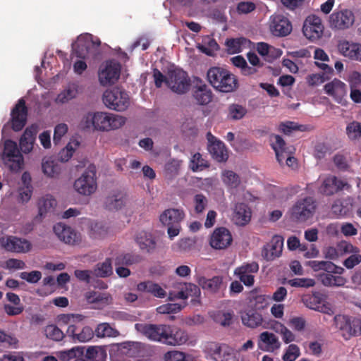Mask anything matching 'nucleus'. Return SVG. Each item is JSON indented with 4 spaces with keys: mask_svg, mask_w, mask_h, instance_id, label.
<instances>
[{
    "mask_svg": "<svg viewBox=\"0 0 361 361\" xmlns=\"http://www.w3.org/2000/svg\"><path fill=\"white\" fill-rule=\"evenodd\" d=\"M125 123V117L106 111H89L83 115L80 121L82 128L99 132L115 130Z\"/></svg>",
    "mask_w": 361,
    "mask_h": 361,
    "instance_id": "obj_1",
    "label": "nucleus"
},
{
    "mask_svg": "<svg viewBox=\"0 0 361 361\" xmlns=\"http://www.w3.org/2000/svg\"><path fill=\"white\" fill-rule=\"evenodd\" d=\"M85 317L79 314H63L59 316V322L67 325L66 335L75 343H87L94 337V331L87 325H82Z\"/></svg>",
    "mask_w": 361,
    "mask_h": 361,
    "instance_id": "obj_2",
    "label": "nucleus"
},
{
    "mask_svg": "<svg viewBox=\"0 0 361 361\" xmlns=\"http://www.w3.org/2000/svg\"><path fill=\"white\" fill-rule=\"evenodd\" d=\"M153 76L157 87H160L164 81L168 87L176 94H184L190 89V79L186 72L183 70H171L169 71L167 76L164 77L159 71L156 69L154 71Z\"/></svg>",
    "mask_w": 361,
    "mask_h": 361,
    "instance_id": "obj_3",
    "label": "nucleus"
},
{
    "mask_svg": "<svg viewBox=\"0 0 361 361\" xmlns=\"http://www.w3.org/2000/svg\"><path fill=\"white\" fill-rule=\"evenodd\" d=\"M209 84L216 90L228 93L238 87V80L233 73L222 67H212L207 73Z\"/></svg>",
    "mask_w": 361,
    "mask_h": 361,
    "instance_id": "obj_4",
    "label": "nucleus"
},
{
    "mask_svg": "<svg viewBox=\"0 0 361 361\" xmlns=\"http://www.w3.org/2000/svg\"><path fill=\"white\" fill-rule=\"evenodd\" d=\"M100 44L99 38L89 33H85L79 35L72 43V49L78 57L90 58L99 54Z\"/></svg>",
    "mask_w": 361,
    "mask_h": 361,
    "instance_id": "obj_5",
    "label": "nucleus"
},
{
    "mask_svg": "<svg viewBox=\"0 0 361 361\" xmlns=\"http://www.w3.org/2000/svg\"><path fill=\"white\" fill-rule=\"evenodd\" d=\"M102 100L108 109L117 111L126 110L130 103L128 92L121 87L106 90L103 94Z\"/></svg>",
    "mask_w": 361,
    "mask_h": 361,
    "instance_id": "obj_6",
    "label": "nucleus"
},
{
    "mask_svg": "<svg viewBox=\"0 0 361 361\" xmlns=\"http://www.w3.org/2000/svg\"><path fill=\"white\" fill-rule=\"evenodd\" d=\"M1 157L4 165L13 173L19 172L24 166L23 156L14 141L11 140L5 141Z\"/></svg>",
    "mask_w": 361,
    "mask_h": 361,
    "instance_id": "obj_7",
    "label": "nucleus"
},
{
    "mask_svg": "<svg viewBox=\"0 0 361 361\" xmlns=\"http://www.w3.org/2000/svg\"><path fill=\"white\" fill-rule=\"evenodd\" d=\"M73 188L78 194L83 196H90L94 193L97 189L95 167L90 166L75 180Z\"/></svg>",
    "mask_w": 361,
    "mask_h": 361,
    "instance_id": "obj_8",
    "label": "nucleus"
},
{
    "mask_svg": "<svg viewBox=\"0 0 361 361\" xmlns=\"http://www.w3.org/2000/svg\"><path fill=\"white\" fill-rule=\"evenodd\" d=\"M185 217L183 210L178 209H168L159 216L160 222L168 228L167 233L170 239L177 236L180 231V222Z\"/></svg>",
    "mask_w": 361,
    "mask_h": 361,
    "instance_id": "obj_9",
    "label": "nucleus"
},
{
    "mask_svg": "<svg viewBox=\"0 0 361 361\" xmlns=\"http://www.w3.org/2000/svg\"><path fill=\"white\" fill-rule=\"evenodd\" d=\"M135 329L147 337L148 339L155 342L166 344L167 337L170 334V326L165 324H149L137 323L135 325Z\"/></svg>",
    "mask_w": 361,
    "mask_h": 361,
    "instance_id": "obj_10",
    "label": "nucleus"
},
{
    "mask_svg": "<svg viewBox=\"0 0 361 361\" xmlns=\"http://www.w3.org/2000/svg\"><path fill=\"white\" fill-rule=\"evenodd\" d=\"M336 327L342 336L348 340L353 336L361 335V318L347 315H337L334 318Z\"/></svg>",
    "mask_w": 361,
    "mask_h": 361,
    "instance_id": "obj_11",
    "label": "nucleus"
},
{
    "mask_svg": "<svg viewBox=\"0 0 361 361\" xmlns=\"http://www.w3.org/2000/svg\"><path fill=\"white\" fill-rule=\"evenodd\" d=\"M316 209V204L311 197H306L297 201L290 209V217L297 221L304 222L311 219Z\"/></svg>",
    "mask_w": 361,
    "mask_h": 361,
    "instance_id": "obj_12",
    "label": "nucleus"
},
{
    "mask_svg": "<svg viewBox=\"0 0 361 361\" xmlns=\"http://www.w3.org/2000/svg\"><path fill=\"white\" fill-rule=\"evenodd\" d=\"M271 142L278 162L282 166L285 161L286 165L295 168L297 166L296 159L291 156L293 152V148L292 147H286L284 140L279 135L271 136Z\"/></svg>",
    "mask_w": 361,
    "mask_h": 361,
    "instance_id": "obj_13",
    "label": "nucleus"
},
{
    "mask_svg": "<svg viewBox=\"0 0 361 361\" xmlns=\"http://www.w3.org/2000/svg\"><path fill=\"white\" fill-rule=\"evenodd\" d=\"M355 20L353 11L343 8L334 11L329 16V26L337 30H345L350 28Z\"/></svg>",
    "mask_w": 361,
    "mask_h": 361,
    "instance_id": "obj_14",
    "label": "nucleus"
},
{
    "mask_svg": "<svg viewBox=\"0 0 361 361\" xmlns=\"http://www.w3.org/2000/svg\"><path fill=\"white\" fill-rule=\"evenodd\" d=\"M120 64L115 61H109L102 63L98 71V80L102 86L106 87L114 84L119 78Z\"/></svg>",
    "mask_w": 361,
    "mask_h": 361,
    "instance_id": "obj_15",
    "label": "nucleus"
},
{
    "mask_svg": "<svg viewBox=\"0 0 361 361\" xmlns=\"http://www.w3.org/2000/svg\"><path fill=\"white\" fill-rule=\"evenodd\" d=\"M319 192L324 195L330 196L342 190H349L350 185L345 180L333 175L322 176L319 178Z\"/></svg>",
    "mask_w": 361,
    "mask_h": 361,
    "instance_id": "obj_16",
    "label": "nucleus"
},
{
    "mask_svg": "<svg viewBox=\"0 0 361 361\" xmlns=\"http://www.w3.org/2000/svg\"><path fill=\"white\" fill-rule=\"evenodd\" d=\"M0 246L7 252L16 253H27L32 248V245L28 240L8 235L0 238Z\"/></svg>",
    "mask_w": 361,
    "mask_h": 361,
    "instance_id": "obj_17",
    "label": "nucleus"
},
{
    "mask_svg": "<svg viewBox=\"0 0 361 361\" xmlns=\"http://www.w3.org/2000/svg\"><path fill=\"white\" fill-rule=\"evenodd\" d=\"M233 243L231 231L225 227L214 230L209 240V245L214 250H222L228 248Z\"/></svg>",
    "mask_w": 361,
    "mask_h": 361,
    "instance_id": "obj_18",
    "label": "nucleus"
},
{
    "mask_svg": "<svg viewBox=\"0 0 361 361\" xmlns=\"http://www.w3.org/2000/svg\"><path fill=\"white\" fill-rule=\"evenodd\" d=\"M326 94L331 97L337 103L345 105L348 89L346 85L338 79H334L324 86Z\"/></svg>",
    "mask_w": 361,
    "mask_h": 361,
    "instance_id": "obj_19",
    "label": "nucleus"
},
{
    "mask_svg": "<svg viewBox=\"0 0 361 361\" xmlns=\"http://www.w3.org/2000/svg\"><path fill=\"white\" fill-rule=\"evenodd\" d=\"M324 31V26L322 20L317 16L312 15L305 19L302 32L304 35L310 40L319 39Z\"/></svg>",
    "mask_w": 361,
    "mask_h": 361,
    "instance_id": "obj_20",
    "label": "nucleus"
},
{
    "mask_svg": "<svg viewBox=\"0 0 361 361\" xmlns=\"http://www.w3.org/2000/svg\"><path fill=\"white\" fill-rule=\"evenodd\" d=\"M302 300L309 309L327 314L332 313L329 303L325 300L324 295L319 292H315L312 295H305Z\"/></svg>",
    "mask_w": 361,
    "mask_h": 361,
    "instance_id": "obj_21",
    "label": "nucleus"
},
{
    "mask_svg": "<svg viewBox=\"0 0 361 361\" xmlns=\"http://www.w3.org/2000/svg\"><path fill=\"white\" fill-rule=\"evenodd\" d=\"M207 148L212 158L218 162H224L228 159V154L224 144L217 140L211 133H207Z\"/></svg>",
    "mask_w": 361,
    "mask_h": 361,
    "instance_id": "obj_22",
    "label": "nucleus"
},
{
    "mask_svg": "<svg viewBox=\"0 0 361 361\" xmlns=\"http://www.w3.org/2000/svg\"><path fill=\"white\" fill-rule=\"evenodd\" d=\"M200 294V288L192 283L178 284L173 290L169 293L170 300H185L189 297H198Z\"/></svg>",
    "mask_w": 361,
    "mask_h": 361,
    "instance_id": "obj_23",
    "label": "nucleus"
},
{
    "mask_svg": "<svg viewBox=\"0 0 361 361\" xmlns=\"http://www.w3.org/2000/svg\"><path fill=\"white\" fill-rule=\"evenodd\" d=\"M128 203L126 192L122 190H116L106 197L105 206L110 211H118L125 208Z\"/></svg>",
    "mask_w": 361,
    "mask_h": 361,
    "instance_id": "obj_24",
    "label": "nucleus"
},
{
    "mask_svg": "<svg viewBox=\"0 0 361 361\" xmlns=\"http://www.w3.org/2000/svg\"><path fill=\"white\" fill-rule=\"evenodd\" d=\"M270 30L274 35L286 36L292 30L288 18L282 15H274L270 18Z\"/></svg>",
    "mask_w": 361,
    "mask_h": 361,
    "instance_id": "obj_25",
    "label": "nucleus"
},
{
    "mask_svg": "<svg viewBox=\"0 0 361 361\" xmlns=\"http://www.w3.org/2000/svg\"><path fill=\"white\" fill-rule=\"evenodd\" d=\"M54 231L58 238L65 243L75 245L81 240L80 234L63 224H56L54 226Z\"/></svg>",
    "mask_w": 361,
    "mask_h": 361,
    "instance_id": "obj_26",
    "label": "nucleus"
},
{
    "mask_svg": "<svg viewBox=\"0 0 361 361\" xmlns=\"http://www.w3.org/2000/svg\"><path fill=\"white\" fill-rule=\"evenodd\" d=\"M259 270V266L256 262L243 264L236 268L234 274L247 286H251L254 283V274Z\"/></svg>",
    "mask_w": 361,
    "mask_h": 361,
    "instance_id": "obj_27",
    "label": "nucleus"
},
{
    "mask_svg": "<svg viewBox=\"0 0 361 361\" xmlns=\"http://www.w3.org/2000/svg\"><path fill=\"white\" fill-rule=\"evenodd\" d=\"M258 348L264 352L273 353L281 348V342L279 338L269 331H264L259 336Z\"/></svg>",
    "mask_w": 361,
    "mask_h": 361,
    "instance_id": "obj_28",
    "label": "nucleus"
},
{
    "mask_svg": "<svg viewBox=\"0 0 361 361\" xmlns=\"http://www.w3.org/2000/svg\"><path fill=\"white\" fill-rule=\"evenodd\" d=\"M27 121V109L25 101L20 99L11 111L12 128L15 131L20 130Z\"/></svg>",
    "mask_w": 361,
    "mask_h": 361,
    "instance_id": "obj_29",
    "label": "nucleus"
},
{
    "mask_svg": "<svg viewBox=\"0 0 361 361\" xmlns=\"http://www.w3.org/2000/svg\"><path fill=\"white\" fill-rule=\"evenodd\" d=\"M283 246V238L281 235H274L271 242L267 244L263 251L264 257L268 261H272L281 256Z\"/></svg>",
    "mask_w": 361,
    "mask_h": 361,
    "instance_id": "obj_30",
    "label": "nucleus"
},
{
    "mask_svg": "<svg viewBox=\"0 0 361 361\" xmlns=\"http://www.w3.org/2000/svg\"><path fill=\"white\" fill-rule=\"evenodd\" d=\"M37 130V126L36 125H32L25 130L20 137L19 146L20 150L24 154H29L32 151Z\"/></svg>",
    "mask_w": 361,
    "mask_h": 361,
    "instance_id": "obj_31",
    "label": "nucleus"
},
{
    "mask_svg": "<svg viewBox=\"0 0 361 361\" xmlns=\"http://www.w3.org/2000/svg\"><path fill=\"white\" fill-rule=\"evenodd\" d=\"M315 65L324 72L308 75L306 78V81L310 86H317L329 80V75L334 71L333 68L326 63L315 61Z\"/></svg>",
    "mask_w": 361,
    "mask_h": 361,
    "instance_id": "obj_32",
    "label": "nucleus"
},
{
    "mask_svg": "<svg viewBox=\"0 0 361 361\" xmlns=\"http://www.w3.org/2000/svg\"><path fill=\"white\" fill-rule=\"evenodd\" d=\"M42 173L47 178H56L61 173V166L53 156H45L42 159Z\"/></svg>",
    "mask_w": 361,
    "mask_h": 361,
    "instance_id": "obj_33",
    "label": "nucleus"
},
{
    "mask_svg": "<svg viewBox=\"0 0 361 361\" xmlns=\"http://www.w3.org/2000/svg\"><path fill=\"white\" fill-rule=\"evenodd\" d=\"M242 323L249 328H256L262 323V315L253 308H246L240 313Z\"/></svg>",
    "mask_w": 361,
    "mask_h": 361,
    "instance_id": "obj_34",
    "label": "nucleus"
},
{
    "mask_svg": "<svg viewBox=\"0 0 361 361\" xmlns=\"http://www.w3.org/2000/svg\"><path fill=\"white\" fill-rule=\"evenodd\" d=\"M221 180L228 191L234 194L238 190L243 188L240 176L231 170H224L221 173Z\"/></svg>",
    "mask_w": 361,
    "mask_h": 361,
    "instance_id": "obj_35",
    "label": "nucleus"
},
{
    "mask_svg": "<svg viewBox=\"0 0 361 361\" xmlns=\"http://www.w3.org/2000/svg\"><path fill=\"white\" fill-rule=\"evenodd\" d=\"M251 219V210L244 203H236L232 214V220L238 226H245Z\"/></svg>",
    "mask_w": 361,
    "mask_h": 361,
    "instance_id": "obj_36",
    "label": "nucleus"
},
{
    "mask_svg": "<svg viewBox=\"0 0 361 361\" xmlns=\"http://www.w3.org/2000/svg\"><path fill=\"white\" fill-rule=\"evenodd\" d=\"M85 298L88 303L94 304L101 308L112 303L113 298L109 293H99L94 290L85 293Z\"/></svg>",
    "mask_w": 361,
    "mask_h": 361,
    "instance_id": "obj_37",
    "label": "nucleus"
},
{
    "mask_svg": "<svg viewBox=\"0 0 361 361\" xmlns=\"http://www.w3.org/2000/svg\"><path fill=\"white\" fill-rule=\"evenodd\" d=\"M256 49L259 54L269 62H271L274 59L279 58L282 54V51L280 49L276 48L265 42H258L256 44Z\"/></svg>",
    "mask_w": 361,
    "mask_h": 361,
    "instance_id": "obj_38",
    "label": "nucleus"
},
{
    "mask_svg": "<svg viewBox=\"0 0 361 361\" xmlns=\"http://www.w3.org/2000/svg\"><path fill=\"white\" fill-rule=\"evenodd\" d=\"M81 87L78 82L68 85L66 88L61 91L56 97L55 101L59 104H65L75 98L80 92Z\"/></svg>",
    "mask_w": 361,
    "mask_h": 361,
    "instance_id": "obj_39",
    "label": "nucleus"
},
{
    "mask_svg": "<svg viewBox=\"0 0 361 361\" xmlns=\"http://www.w3.org/2000/svg\"><path fill=\"white\" fill-rule=\"evenodd\" d=\"M212 319L224 327L230 326L233 323L234 312L233 310H216L209 312Z\"/></svg>",
    "mask_w": 361,
    "mask_h": 361,
    "instance_id": "obj_40",
    "label": "nucleus"
},
{
    "mask_svg": "<svg viewBox=\"0 0 361 361\" xmlns=\"http://www.w3.org/2000/svg\"><path fill=\"white\" fill-rule=\"evenodd\" d=\"M137 290L140 292L151 293L154 297L164 298L166 295L165 290L158 283L152 281H145L137 284Z\"/></svg>",
    "mask_w": 361,
    "mask_h": 361,
    "instance_id": "obj_41",
    "label": "nucleus"
},
{
    "mask_svg": "<svg viewBox=\"0 0 361 361\" xmlns=\"http://www.w3.org/2000/svg\"><path fill=\"white\" fill-rule=\"evenodd\" d=\"M56 205V200L51 195H44L39 199L38 202L39 215L42 216L48 214L54 213Z\"/></svg>",
    "mask_w": 361,
    "mask_h": 361,
    "instance_id": "obj_42",
    "label": "nucleus"
},
{
    "mask_svg": "<svg viewBox=\"0 0 361 361\" xmlns=\"http://www.w3.org/2000/svg\"><path fill=\"white\" fill-rule=\"evenodd\" d=\"M271 329L281 336L282 341L286 344L290 343L296 339L295 334L280 322L274 321Z\"/></svg>",
    "mask_w": 361,
    "mask_h": 361,
    "instance_id": "obj_43",
    "label": "nucleus"
},
{
    "mask_svg": "<svg viewBox=\"0 0 361 361\" xmlns=\"http://www.w3.org/2000/svg\"><path fill=\"white\" fill-rule=\"evenodd\" d=\"M188 336L186 332L180 329H173L170 326V334L166 341V344L169 345H183L188 341Z\"/></svg>",
    "mask_w": 361,
    "mask_h": 361,
    "instance_id": "obj_44",
    "label": "nucleus"
},
{
    "mask_svg": "<svg viewBox=\"0 0 361 361\" xmlns=\"http://www.w3.org/2000/svg\"><path fill=\"white\" fill-rule=\"evenodd\" d=\"M197 102L200 105L209 104L212 99V93L206 85H200L195 87L193 93Z\"/></svg>",
    "mask_w": 361,
    "mask_h": 361,
    "instance_id": "obj_45",
    "label": "nucleus"
},
{
    "mask_svg": "<svg viewBox=\"0 0 361 361\" xmlns=\"http://www.w3.org/2000/svg\"><path fill=\"white\" fill-rule=\"evenodd\" d=\"M135 241L142 250L150 251L155 247V241L152 235L144 231L137 233Z\"/></svg>",
    "mask_w": 361,
    "mask_h": 361,
    "instance_id": "obj_46",
    "label": "nucleus"
},
{
    "mask_svg": "<svg viewBox=\"0 0 361 361\" xmlns=\"http://www.w3.org/2000/svg\"><path fill=\"white\" fill-rule=\"evenodd\" d=\"M322 283L325 286L341 287L347 282L345 278L341 276H334L332 274H322L320 275Z\"/></svg>",
    "mask_w": 361,
    "mask_h": 361,
    "instance_id": "obj_47",
    "label": "nucleus"
},
{
    "mask_svg": "<svg viewBox=\"0 0 361 361\" xmlns=\"http://www.w3.org/2000/svg\"><path fill=\"white\" fill-rule=\"evenodd\" d=\"M138 344V343L130 341L117 343L113 346L111 351H116L122 355L133 356Z\"/></svg>",
    "mask_w": 361,
    "mask_h": 361,
    "instance_id": "obj_48",
    "label": "nucleus"
},
{
    "mask_svg": "<svg viewBox=\"0 0 361 361\" xmlns=\"http://www.w3.org/2000/svg\"><path fill=\"white\" fill-rule=\"evenodd\" d=\"M197 281L202 288L212 292L216 291L222 283L221 279L219 276L213 277L210 279H207L204 276H198Z\"/></svg>",
    "mask_w": 361,
    "mask_h": 361,
    "instance_id": "obj_49",
    "label": "nucleus"
},
{
    "mask_svg": "<svg viewBox=\"0 0 361 361\" xmlns=\"http://www.w3.org/2000/svg\"><path fill=\"white\" fill-rule=\"evenodd\" d=\"M80 142L75 140H71L66 146L59 153V159L62 162L68 161L79 147Z\"/></svg>",
    "mask_w": 361,
    "mask_h": 361,
    "instance_id": "obj_50",
    "label": "nucleus"
},
{
    "mask_svg": "<svg viewBox=\"0 0 361 361\" xmlns=\"http://www.w3.org/2000/svg\"><path fill=\"white\" fill-rule=\"evenodd\" d=\"M248 41L243 37L228 39L226 42L227 51L229 54H233L241 52L247 46Z\"/></svg>",
    "mask_w": 361,
    "mask_h": 361,
    "instance_id": "obj_51",
    "label": "nucleus"
},
{
    "mask_svg": "<svg viewBox=\"0 0 361 361\" xmlns=\"http://www.w3.org/2000/svg\"><path fill=\"white\" fill-rule=\"evenodd\" d=\"M85 357L90 361H104L106 353L102 347L90 346L87 349Z\"/></svg>",
    "mask_w": 361,
    "mask_h": 361,
    "instance_id": "obj_52",
    "label": "nucleus"
},
{
    "mask_svg": "<svg viewBox=\"0 0 361 361\" xmlns=\"http://www.w3.org/2000/svg\"><path fill=\"white\" fill-rule=\"evenodd\" d=\"M95 334L99 338L116 337L119 335V332L109 324L101 323L96 327Z\"/></svg>",
    "mask_w": 361,
    "mask_h": 361,
    "instance_id": "obj_53",
    "label": "nucleus"
},
{
    "mask_svg": "<svg viewBox=\"0 0 361 361\" xmlns=\"http://www.w3.org/2000/svg\"><path fill=\"white\" fill-rule=\"evenodd\" d=\"M356 42L346 39L340 40L337 44L338 53L343 56L351 60Z\"/></svg>",
    "mask_w": 361,
    "mask_h": 361,
    "instance_id": "obj_54",
    "label": "nucleus"
},
{
    "mask_svg": "<svg viewBox=\"0 0 361 361\" xmlns=\"http://www.w3.org/2000/svg\"><path fill=\"white\" fill-rule=\"evenodd\" d=\"M112 273L113 269L109 259H106L104 262L97 264L94 269V274L97 277H107Z\"/></svg>",
    "mask_w": 361,
    "mask_h": 361,
    "instance_id": "obj_55",
    "label": "nucleus"
},
{
    "mask_svg": "<svg viewBox=\"0 0 361 361\" xmlns=\"http://www.w3.org/2000/svg\"><path fill=\"white\" fill-rule=\"evenodd\" d=\"M247 114L245 106L238 104H232L228 108V118L231 120H240Z\"/></svg>",
    "mask_w": 361,
    "mask_h": 361,
    "instance_id": "obj_56",
    "label": "nucleus"
},
{
    "mask_svg": "<svg viewBox=\"0 0 361 361\" xmlns=\"http://www.w3.org/2000/svg\"><path fill=\"white\" fill-rule=\"evenodd\" d=\"M208 166L207 161L202 158L200 153L194 154L190 159V168L194 172L202 171Z\"/></svg>",
    "mask_w": 361,
    "mask_h": 361,
    "instance_id": "obj_57",
    "label": "nucleus"
},
{
    "mask_svg": "<svg viewBox=\"0 0 361 361\" xmlns=\"http://www.w3.org/2000/svg\"><path fill=\"white\" fill-rule=\"evenodd\" d=\"M346 134L351 140L361 137V123L353 121L346 126Z\"/></svg>",
    "mask_w": 361,
    "mask_h": 361,
    "instance_id": "obj_58",
    "label": "nucleus"
},
{
    "mask_svg": "<svg viewBox=\"0 0 361 361\" xmlns=\"http://www.w3.org/2000/svg\"><path fill=\"white\" fill-rule=\"evenodd\" d=\"M279 129L282 133L288 135L293 130L305 131L307 129V127L303 125H298L295 122L286 121L281 123L279 126Z\"/></svg>",
    "mask_w": 361,
    "mask_h": 361,
    "instance_id": "obj_59",
    "label": "nucleus"
},
{
    "mask_svg": "<svg viewBox=\"0 0 361 361\" xmlns=\"http://www.w3.org/2000/svg\"><path fill=\"white\" fill-rule=\"evenodd\" d=\"M300 355V350L295 344H290L282 356L283 361H295Z\"/></svg>",
    "mask_w": 361,
    "mask_h": 361,
    "instance_id": "obj_60",
    "label": "nucleus"
},
{
    "mask_svg": "<svg viewBox=\"0 0 361 361\" xmlns=\"http://www.w3.org/2000/svg\"><path fill=\"white\" fill-rule=\"evenodd\" d=\"M288 284L296 288H310L315 285V281L310 278H295L287 281Z\"/></svg>",
    "mask_w": 361,
    "mask_h": 361,
    "instance_id": "obj_61",
    "label": "nucleus"
},
{
    "mask_svg": "<svg viewBox=\"0 0 361 361\" xmlns=\"http://www.w3.org/2000/svg\"><path fill=\"white\" fill-rule=\"evenodd\" d=\"M45 336L54 341H61L64 337L63 332L55 325H48L44 328Z\"/></svg>",
    "mask_w": 361,
    "mask_h": 361,
    "instance_id": "obj_62",
    "label": "nucleus"
},
{
    "mask_svg": "<svg viewBox=\"0 0 361 361\" xmlns=\"http://www.w3.org/2000/svg\"><path fill=\"white\" fill-rule=\"evenodd\" d=\"M80 354H82V350L80 347H73L69 350H61L57 353L58 357L62 361H70Z\"/></svg>",
    "mask_w": 361,
    "mask_h": 361,
    "instance_id": "obj_63",
    "label": "nucleus"
},
{
    "mask_svg": "<svg viewBox=\"0 0 361 361\" xmlns=\"http://www.w3.org/2000/svg\"><path fill=\"white\" fill-rule=\"evenodd\" d=\"M349 209L343 204L341 200H336L331 206V212L336 217H341L348 214Z\"/></svg>",
    "mask_w": 361,
    "mask_h": 361,
    "instance_id": "obj_64",
    "label": "nucleus"
}]
</instances>
